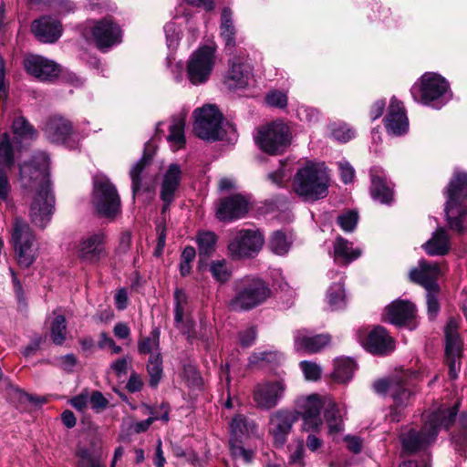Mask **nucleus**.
<instances>
[{"mask_svg": "<svg viewBox=\"0 0 467 467\" xmlns=\"http://www.w3.org/2000/svg\"><path fill=\"white\" fill-rule=\"evenodd\" d=\"M49 160L45 152L37 153L31 161L20 166L19 180L24 189L35 191L29 208L31 222L45 228L50 222L55 197L48 180Z\"/></svg>", "mask_w": 467, "mask_h": 467, "instance_id": "f257e3e1", "label": "nucleus"}, {"mask_svg": "<svg viewBox=\"0 0 467 467\" xmlns=\"http://www.w3.org/2000/svg\"><path fill=\"white\" fill-rule=\"evenodd\" d=\"M298 414L302 417V429L307 438L317 435H341L344 431L342 412L337 402L328 396L311 394L296 400Z\"/></svg>", "mask_w": 467, "mask_h": 467, "instance_id": "f03ea898", "label": "nucleus"}, {"mask_svg": "<svg viewBox=\"0 0 467 467\" xmlns=\"http://www.w3.org/2000/svg\"><path fill=\"white\" fill-rule=\"evenodd\" d=\"M329 175L323 163L307 161L294 176L295 193L306 202H315L327 196Z\"/></svg>", "mask_w": 467, "mask_h": 467, "instance_id": "7ed1b4c3", "label": "nucleus"}, {"mask_svg": "<svg viewBox=\"0 0 467 467\" xmlns=\"http://www.w3.org/2000/svg\"><path fill=\"white\" fill-rule=\"evenodd\" d=\"M445 213L451 229L463 233L467 228L464 201L467 199V172L455 171L447 190Z\"/></svg>", "mask_w": 467, "mask_h": 467, "instance_id": "20e7f679", "label": "nucleus"}, {"mask_svg": "<svg viewBox=\"0 0 467 467\" xmlns=\"http://www.w3.org/2000/svg\"><path fill=\"white\" fill-rule=\"evenodd\" d=\"M234 297L229 306L235 311H246L266 302L272 295L268 285L261 278L246 275L234 282Z\"/></svg>", "mask_w": 467, "mask_h": 467, "instance_id": "39448f33", "label": "nucleus"}, {"mask_svg": "<svg viewBox=\"0 0 467 467\" xmlns=\"http://www.w3.org/2000/svg\"><path fill=\"white\" fill-rule=\"evenodd\" d=\"M413 99L427 106L440 109L451 98L449 82L440 74L426 72L410 89Z\"/></svg>", "mask_w": 467, "mask_h": 467, "instance_id": "423d86ee", "label": "nucleus"}, {"mask_svg": "<svg viewBox=\"0 0 467 467\" xmlns=\"http://www.w3.org/2000/svg\"><path fill=\"white\" fill-rule=\"evenodd\" d=\"M291 140L288 126L283 121H273L260 127L254 135L256 145L268 154H279Z\"/></svg>", "mask_w": 467, "mask_h": 467, "instance_id": "0eeeda50", "label": "nucleus"}, {"mask_svg": "<svg viewBox=\"0 0 467 467\" xmlns=\"http://www.w3.org/2000/svg\"><path fill=\"white\" fill-rule=\"evenodd\" d=\"M193 131L202 140L215 141L222 140L224 129L223 115L214 105H205L193 111Z\"/></svg>", "mask_w": 467, "mask_h": 467, "instance_id": "6e6552de", "label": "nucleus"}, {"mask_svg": "<svg viewBox=\"0 0 467 467\" xmlns=\"http://www.w3.org/2000/svg\"><path fill=\"white\" fill-rule=\"evenodd\" d=\"M92 202L97 212L105 217H113L119 211V196L115 186L105 175L94 177Z\"/></svg>", "mask_w": 467, "mask_h": 467, "instance_id": "1a4fd4ad", "label": "nucleus"}, {"mask_svg": "<svg viewBox=\"0 0 467 467\" xmlns=\"http://www.w3.org/2000/svg\"><path fill=\"white\" fill-rule=\"evenodd\" d=\"M264 244V235L258 229H241L230 240L228 252L233 259L254 257Z\"/></svg>", "mask_w": 467, "mask_h": 467, "instance_id": "9d476101", "label": "nucleus"}, {"mask_svg": "<svg viewBox=\"0 0 467 467\" xmlns=\"http://www.w3.org/2000/svg\"><path fill=\"white\" fill-rule=\"evenodd\" d=\"M215 65V48L202 46L195 50L187 62V77L193 85L205 83Z\"/></svg>", "mask_w": 467, "mask_h": 467, "instance_id": "9b49d317", "label": "nucleus"}, {"mask_svg": "<svg viewBox=\"0 0 467 467\" xmlns=\"http://www.w3.org/2000/svg\"><path fill=\"white\" fill-rule=\"evenodd\" d=\"M107 234L98 230L84 234L78 242L76 251L80 261L88 265H97L108 256Z\"/></svg>", "mask_w": 467, "mask_h": 467, "instance_id": "f8f14e48", "label": "nucleus"}, {"mask_svg": "<svg viewBox=\"0 0 467 467\" xmlns=\"http://www.w3.org/2000/svg\"><path fill=\"white\" fill-rule=\"evenodd\" d=\"M282 372L276 379H268L257 383L254 389V401L262 410H271L284 398L286 382Z\"/></svg>", "mask_w": 467, "mask_h": 467, "instance_id": "ddd939ff", "label": "nucleus"}, {"mask_svg": "<svg viewBox=\"0 0 467 467\" xmlns=\"http://www.w3.org/2000/svg\"><path fill=\"white\" fill-rule=\"evenodd\" d=\"M14 163V151L10 136L7 131L0 133V203L6 207L12 206L11 185L7 177V171Z\"/></svg>", "mask_w": 467, "mask_h": 467, "instance_id": "4468645a", "label": "nucleus"}, {"mask_svg": "<svg viewBox=\"0 0 467 467\" xmlns=\"http://www.w3.org/2000/svg\"><path fill=\"white\" fill-rule=\"evenodd\" d=\"M457 411L456 406L438 410L429 416L420 431L410 429L405 438H435L439 434L441 429H448L455 420Z\"/></svg>", "mask_w": 467, "mask_h": 467, "instance_id": "2eb2a0df", "label": "nucleus"}, {"mask_svg": "<svg viewBox=\"0 0 467 467\" xmlns=\"http://www.w3.org/2000/svg\"><path fill=\"white\" fill-rule=\"evenodd\" d=\"M445 354L451 379H456L460 369L462 343L458 334V321L451 318L445 327Z\"/></svg>", "mask_w": 467, "mask_h": 467, "instance_id": "dca6fc26", "label": "nucleus"}, {"mask_svg": "<svg viewBox=\"0 0 467 467\" xmlns=\"http://www.w3.org/2000/svg\"><path fill=\"white\" fill-rule=\"evenodd\" d=\"M444 273L445 265L422 259L419 261L417 266L410 271L409 276L412 282L423 286L426 290H430L439 287L438 279Z\"/></svg>", "mask_w": 467, "mask_h": 467, "instance_id": "f3484780", "label": "nucleus"}, {"mask_svg": "<svg viewBox=\"0 0 467 467\" xmlns=\"http://www.w3.org/2000/svg\"><path fill=\"white\" fill-rule=\"evenodd\" d=\"M253 76L251 64L244 57H234L229 62L225 76V84L231 89L244 88L248 86Z\"/></svg>", "mask_w": 467, "mask_h": 467, "instance_id": "a211bd4d", "label": "nucleus"}, {"mask_svg": "<svg viewBox=\"0 0 467 467\" xmlns=\"http://www.w3.org/2000/svg\"><path fill=\"white\" fill-rule=\"evenodd\" d=\"M358 337L362 346L373 354H388L394 349L392 337L382 327H377L368 334L360 331Z\"/></svg>", "mask_w": 467, "mask_h": 467, "instance_id": "6ab92c4d", "label": "nucleus"}, {"mask_svg": "<svg viewBox=\"0 0 467 467\" xmlns=\"http://www.w3.org/2000/svg\"><path fill=\"white\" fill-rule=\"evenodd\" d=\"M24 66L28 74L41 81H51L60 73V67L56 62L37 55L27 56Z\"/></svg>", "mask_w": 467, "mask_h": 467, "instance_id": "aec40b11", "label": "nucleus"}, {"mask_svg": "<svg viewBox=\"0 0 467 467\" xmlns=\"http://www.w3.org/2000/svg\"><path fill=\"white\" fill-rule=\"evenodd\" d=\"M331 337L329 334H313L310 330L302 328L294 333V346L297 351H304L309 354H315L330 344Z\"/></svg>", "mask_w": 467, "mask_h": 467, "instance_id": "412c9836", "label": "nucleus"}, {"mask_svg": "<svg viewBox=\"0 0 467 467\" xmlns=\"http://www.w3.org/2000/svg\"><path fill=\"white\" fill-rule=\"evenodd\" d=\"M385 128L389 134L402 136L409 130V119L403 104L392 98L384 119Z\"/></svg>", "mask_w": 467, "mask_h": 467, "instance_id": "4be33fe9", "label": "nucleus"}, {"mask_svg": "<svg viewBox=\"0 0 467 467\" xmlns=\"http://www.w3.org/2000/svg\"><path fill=\"white\" fill-rule=\"evenodd\" d=\"M92 36L97 47L103 51L121 42L120 28L109 19H103L94 25Z\"/></svg>", "mask_w": 467, "mask_h": 467, "instance_id": "5701e85b", "label": "nucleus"}, {"mask_svg": "<svg viewBox=\"0 0 467 467\" xmlns=\"http://www.w3.org/2000/svg\"><path fill=\"white\" fill-rule=\"evenodd\" d=\"M415 306L404 300L392 302L386 307L384 319L396 326H407L413 329L415 325L412 321L415 318Z\"/></svg>", "mask_w": 467, "mask_h": 467, "instance_id": "b1692460", "label": "nucleus"}, {"mask_svg": "<svg viewBox=\"0 0 467 467\" xmlns=\"http://www.w3.org/2000/svg\"><path fill=\"white\" fill-rule=\"evenodd\" d=\"M248 212V201L241 194L223 199L216 209V216L221 221L239 219Z\"/></svg>", "mask_w": 467, "mask_h": 467, "instance_id": "393cba45", "label": "nucleus"}, {"mask_svg": "<svg viewBox=\"0 0 467 467\" xmlns=\"http://www.w3.org/2000/svg\"><path fill=\"white\" fill-rule=\"evenodd\" d=\"M47 138L56 143H67L74 135L72 122L59 115L51 117L44 128Z\"/></svg>", "mask_w": 467, "mask_h": 467, "instance_id": "a878e982", "label": "nucleus"}, {"mask_svg": "<svg viewBox=\"0 0 467 467\" xmlns=\"http://www.w3.org/2000/svg\"><path fill=\"white\" fill-rule=\"evenodd\" d=\"M407 375L399 377L398 380H394L391 386V397L394 400V407L390 409L389 419L391 421H399L400 418V410L406 407L412 397L410 389V383L405 379Z\"/></svg>", "mask_w": 467, "mask_h": 467, "instance_id": "bb28decb", "label": "nucleus"}, {"mask_svg": "<svg viewBox=\"0 0 467 467\" xmlns=\"http://www.w3.org/2000/svg\"><path fill=\"white\" fill-rule=\"evenodd\" d=\"M182 178V170L177 164H171L162 175L161 187V199L164 202L162 213H165L169 205L173 202L175 192L179 188Z\"/></svg>", "mask_w": 467, "mask_h": 467, "instance_id": "cd10ccee", "label": "nucleus"}, {"mask_svg": "<svg viewBox=\"0 0 467 467\" xmlns=\"http://www.w3.org/2000/svg\"><path fill=\"white\" fill-rule=\"evenodd\" d=\"M297 413L287 410H279L270 416L268 431L275 438H284L290 434Z\"/></svg>", "mask_w": 467, "mask_h": 467, "instance_id": "c85d7f7f", "label": "nucleus"}, {"mask_svg": "<svg viewBox=\"0 0 467 467\" xmlns=\"http://www.w3.org/2000/svg\"><path fill=\"white\" fill-rule=\"evenodd\" d=\"M32 31L39 41L54 43L60 37L62 26L59 21L44 16L33 23Z\"/></svg>", "mask_w": 467, "mask_h": 467, "instance_id": "c756f323", "label": "nucleus"}, {"mask_svg": "<svg viewBox=\"0 0 467 467\" xmlns=\"http://www.w3.org/2000/svg\"><path fill=\"white\" fill-rule=\"evenodd\" d=\"M362 254V249L354 247L353 244L341 236H337L333 244V257L337 264L348 265L358 259Z\"/></svg>", "mask_w": 467, "mask_h": 467, "instance_id": "7c9ffc66", "label": "nucleus"}, {"mask_svg": "<svg viewBox=\"0 0 467 467\" xmlns=\"http://www.w3.org/2000/svg\"><path fill=\"white\" fill-rule=\"evenodd\" d=\"M10 243L13 247L34 244L36 235L29 224L21 217L16 216L10 230Z\"/></svg>", "mask_w": 467, "mask_h": 467, "instance_id": "2f4dec72", "label": "nucleus"}, {"mask_svg": "<svg viewBox=\"0 0 467 467\" xmlns=\"http://www.w3.org/2000/svg\"><path fill=\"white\" fill-rule=\"evenodd\" d=\"M257 424L243 414L235 415L229 422V432L232 438H249L257 433Z\"/></svg>", "mask_w": 467, "mask_h": 467, "instance_id": "473e14b6", "label": "nucleus"}, {"mask_svg": "<svg viewBox=\"0 0 467 467\" xmlns=\"http://www.w3.org/2000/svg\"><path fill=\"white\" fill-rule=\"evenodd\" d=\"M175 308L174 319L178 328L183 334H186L189 338L194 337L195 334L192 331V321L191 319H184V306L186 304V296L183 291L177 289L175 291Z\"/></svg>", "mask_w": 467, "mask_h": 467, "instance_id": "72a5a7b5", "label": "nucleus"}, {"mask_svg": "<svg viewBox=\"0 0 467 467\" xmlns=\"http://www.w3.org/2000/svg\"><path fill=\"white\" fill-rule=\"evenodd\" d=\"M423 248L430 255H444L451 249L450 237L443 228H439L432 237L423 244Z\"/></svg>", "mask_w": 467, "mask_h": 467, "instance_id": "f704fd0d", "label": "nucleus"}, {"mask_svg": "<svg viewBox=\"0 0 467 467\" xmlns=\"http://www.w3.org/2000/svg\"><path fill=\"white\" fill-rule=\"evenodd\" d=\"M150 161V157L144 154L142 158L137 161L130 171L132 192L137 194L141 190H150V184L146 181L147 165Z\"/></svg>", "mask_w": 467, "mask_h": 467, "instance_id": "c9c22d12", "label": "nucleus"}, {"mask_svg": "<svg viewBox=\"0 0 467 467\" xmlns=\"http://www.w3.org/2000/svg\"><path fill=\"white\" fill-rule=\"evenodd\" d=\"M372 198L381 203H389L393 198L392 188L387 182L386 177L382 174L371 175V188Z\"/></svg>", "mask_w": 467, "mask_h": 467, "instance_id": "e433bc0d", "label": "nucleus"}, {"mask_svg": "<svg viewBox=\"0 0 467 467\" xmlns=\"http://www.w3.org/2000/svg\"><path fill=\"white\" fill-rule=\"evenodd\" d=\"M50 337L54 344L62 345L67 337L66 317L60 309L53 311L49 317Z\"/></svg>", "mask_w": 467, "mask_h": 467, "instance_id": "4c0bfd02", "label": "nucleus"}, {"mask_svg": "<svg viewBox=\"0 0 467 467\" xmlns=\"http://www.w3.org/2000/svg\"><path fill=\"white\" fill-rule=\"evenodd\" d=\"M143 408L145 411L149 413V417L145 420L132 422L130 428L134 433L139 434L145 431L155 420H162L164 422L168 421L169 412L166 406L162 405L156 409H152L148 406H144Z\"/></svg>", "mask_w": 467, "mask_h": 467, "instance_id": "58836bf2", "label": "nucleus"}, {"mask_svg": "<svg viewBox=\"0 0 467 467\" xmlns=\"http://www.w3.org/2000/svg\"><path fill=\"white\" fill-rule=\"evenodd\" d=\"M339 279L329 286L327 292V301L333 310L342 309L347 305V295L343 284V275L339 273Z\"/></svg>", "mask_w": 467, "mask_h": 467, "instance_id": "ea45409f", "label": "nucleus"}, {"mask_svg": "<svg viewBox=\"0 0 467 467\" xmlns=\"http://www.w3.org/2000/svg\"><path fill=\"white\" fill-rule=\"evenodd\" d=\"M355 370L356 364L353 359L348 358H337L334 362L332 379L337 383H347L353 378Z\"/></svg>", "mask_w": 467, "mask_h": 467, "instance_id": "a19ab883", "label": "nucleus"}, {"mask_svg": "<svg viewBox=\"0 0 467 467\" xmlns=\"http://www.w3.org/2000/svg\"><path fill=\"white\" fill-rule=\"evenodd\" d=\"M190 19L187 16H177L176 20H172L164 26V33L166 36V43L169 49H176L181 40L182 24H189Z\"/></svg>", "mask_w": 467, "mask_h": 467, "instance_id": "79ce46f5", "label": "nucleus"}, {"mask_svg": "<svg viewBox=\"0 0 467 467\" xmlns=\"http://www.w3.org/2000/svg\"><path fill=\"white\" fill-rule=\"evenodd\" d=\"M184 127L183 118L174 119L170 125L167 140L174 151L182 149L185 144Z\"/></svg>", "mask_w": 467, "mask_h": 467, "instance_id": "37998d69", "label": "nucleus"}, {"mask_svg": "<svg viewBox=\"0 0 467 467\" xmlns=\"http://www.w3.org/2000/svg\"><path fill=\"white\" fill-rule=\"evenodd\" d=\"M221 36L225 45L228 47L234 46L235 28L233 23V12L229 7H224L221 15Z\"/></svg>", "mask_w": 467, "mask_h": 467, "instance_id": "c03bdc74", "label": "nucleus"}, {"mask_svg": "<svg viewBox=\"0 0 467 467\" xmlns=\"http://www.w3.org/2000/svg\"><path fill=\"white\" fill-rule=\"evenodd\" d=\"M13 248L16 260L21 268H29L34 264L38 254V249L35 244L19 245Z\"/></svg>", "mask_w": 467, "mask_h": 467, "instance_id": "a18cd8bd", "label": "nucleus"}, {"mask_svg": "<svg viewBox=\"0 0 467 467\" xmlns=\"http://www.w3.org/2000/svg\"><path fill=\"white\" fill-rule=\"evenodd\" d=\"M283 353L276 350H259L254 352L249 358L250 366H263L265 364H280L284 360Z\"/></svg>", "mask_w": 467, "mask_h": 467, "instance_id": "49530a36", "label": "nucleus"}, {"mask_svg": "<svg viewBox=\"0 0 467 467\" xmlns=\"http://www.w3.org/2000/svg\"><path fill=\"white\" fill-rule=\"evenodd\" d=\"M292 238L282 231H275L269 239V248L277 255H285L292 245Z\"/></svg>", "mask_w": 467, "mask_h": 467, "instance_id": "de8ad7c7", "label": "nucleus"}, {"mask_svg": "<svg viewBox=\"0 0 467 467\" xmlns=\"http://www.w3.org/2000/svg\"><path fill=\"white\" fill-rule=\"evenodd\" d=\"M81 459V463L87 467H104L101 459L103 457V450L95 445L89 448H80L78 451Z\"/></svg>", "mask_w": 467, "mask_h": 467, "instance_id": "09e8293b", "label": "nucleus"}, {"mask_svg": "<svg viewBox=\"0 0 467 467\" xmlns=\"http://www.w3.org/2000/svg\"><path fill=\"white\" fill-rule=\"evenodd\" d=\"M160 346V330L154 327L148 337H142L138 343V351L140 354L156 355L159 353Z\"/></svg>", "mask_w": 467, "mask_h": 467, "instance_id": "8fccbe9b", "label": "nucleus"}, {"mask_svg": "<svg viewBox=\"0 0 467 467\" xmlns=\"http://www.w3.org/2000/svg\"><path fill=\"white\" fill-rule=\"evenodd\" d=\"M209 271L213 279L222 284L227 282L232 275L231 266L224 259L212 261Z\"/></svg>", "mask_w": 467, "mask_h": 467, "instance_id": "3c124183", "label": "nucleus"}, {"mask_svg": "<svg viewBox=\"0 0 467 467\" xmlns=\"http://www.w3.org/2000/svg\"><path fill=\"white\" fill-rule=\"evenodd\" d=\"M12 129L16 140H33L36 137V130L23 117L14 119Z\"/></svg>", "mask_w": 467, "mask_h": 467, "instance_id": "603ef678", "label": "nucleus"}, {"mask_svg": "<svg viewBox=\"0 0 467 467\" xmlns=\"http://www.w3.org/2000/svg\"><path fill=\"white\" fill-rule=\"evenodd\" d=\"M147 370L150 376V384L155 388L162 376V359L160 353L151 355L147 364Z\"/></svg>", "mask_w": 467, "mask_h": 467, "instance_id": "864d4df0", "label": "nucleus"}, {"mask_svg": "<svg viewBox=\"0 0 467 467\" xmlns=\"http://www.w3.org/2000/svg\"><path fill=\"white\" fill-rule=\"evenodd\" d=\"M217 237L212 232L200 233L197 236V244L200 254L209 255L215 250Z\"/></svg>", "mask_w": 467, "mask_h": 467, "instance_id": "5fc2aeb1", "label": "nucleus"}, {"mask_svg": "<svg viewBox=\"0 0 467 467\" xmlns=\"http://www.w3.org/2000/svg\"><path fill=\"white\" fill-rule=\"evenodd\" d=\"M331 136L340 141L347 142L355 137V130L346 123L334 122L329 126Z\"/></svg>", "mask_w": 467, "mask_h": 467, "instance_id": "6e6d98bb", "label": "nucleus"}, {"mask_svg": "<svg viewBox=\"0 0 467 467\" xmlns=\"http://www.w3.org/2000/svg\"><path fill=\"white\" fill-rule=\"evenodd\" d=\"M265 103L272 108L285 109L287 106L288 97L284 90L272 89L265 95Z\"/></svg>", "mask_w": 467, "mask_h": 467, "instance_id": "4d7b16f0", "label": "nucleus"}, {"mask_svg": "<svg viewBox=\"0 0 467 467\" xmlns=\"http://www.w3.org/2000/svg\"><path fill=\"white\" fill-rule=\"evenodd\" d=\"M304 377L308 381H317L321 378L322 368L316 362L304 360L299 363Z\"/></svg>", "mask_w": 467, "mask_h": 467, "instance_id": "13d9d810", "label": "nucleus"}, {"mask_svg": "<svg viewBox=\"0 0 467 467\" xmlns=\"http://www.w3.org/2000/svg\"><path fill=\"white\" fill-rule=\"evenodd\" d=\"M358 215L356 212L348 211L337 217V223L344 232H352L357 226Z\"/></svg>", "mask_w": 467, "mask_h": 467, "instance_id": "bf43d9fd", "label": "nucleus"}, {"mask_svg": "<svg viewBox=\"0 0 467 467\" xmlns=\"http://www.w3.org/2000/svg\"><path fill=\"white\" fill-rule=\"evenodd\" d=\"M230 451L234 458H241L246 462H251L254 456V451L252 450L245 449L242 445V440H231Z\"/></svg>", "mask_w": 467, "mask_h": 467, "instance_id": "052dcab7", "label": "nucleus"}, {"mask_svg": "<svg viewBox=\"0 0 467 467\" xmlns=\"http://www.w3.org/2000/svg\"><path fill=\"white\" fill-rule=\"evenodd\" d=\"M431 440H402V449L406 453L425 451L430 446Z\"/></svg>", "mask_w": 467, "mask_h": 467, "instance_id": "680f3d73", "label": "nucleus"}, {"mask_svg": "<svg viewBox=\"0 0 467 467\" xmlns=\"http://www.w3.org/2000/svg\"><path fill=\"white\" fill-rule=\"evenodd\" d=\"M287 447L290 453V462L302 465L303 440H293Z\"/></svg>", "mask_w": 467, "mask_h": 467, "instance_id": "e2e57ef3", "label": "nucleus"}, {"mask_svg": "<svg viewBox=\"0 0 467 467\" xmlns=\"http://www.w3.org/2000/svg\"><path fill=\"white\" fill-rule=\"evenodd\" d=\"M426 291H427L428 313L431 317H435L440 309L438 297H437V295L439 293V287L436 289H430V290H426Z\"/></svg>", "mask_w": 467, "mask_h": 467, "instance_id": "0e129e2a", "label": "nucleus"}, {"mask_svg": "<svg viewBox=\"0 0 467 467\" xmlns=\"http://www.w3.org/2000/svg\"><path fill=\"white\" fill-rule=\"evenodd\" d=\"M98 346L99 348H110L112 351V354H119L121 352L122 348L116 345L115 341L112 337H110L107 333L102 332L99 335V339L98 342Z\"/></svg>", "mask_w": 467, "mask_h": 467, "instance_id": "69168bd1", "label": "nucleus"}, {"mask_svg": "<svg viewBox=\"0 0 467 467\" xmlns=\"http://www.w3.org/2000/svg\"><path fill=\"white\" fill-rule=\"evenodd\" d=\"M297 116L302 120L315 122L318 120L319 111L314 108L302 106L297 109Z\"/></svg>", "mask_w": 467, "mask_h": 467, "instance_id": "338daca9", "label": "nucleus"}, {"mask_svg": "<svg viewBox=\"0 0 467 467\" xmlns=\"http://www.w3.org/2000/svg\"><path fill=\"white\" fill-rule=\"evenodd\" d=\"M338 169L340 171V177L344 183H349L353 182L355 176V171L353 167L346 161L338 162Z\"/></svg>", "mask_w": 467, "mask_h": 467, "instance_id": "774afa93", "label": "nucleus"}]
</instances>
